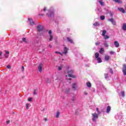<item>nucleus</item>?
Returning <instances> with one entry per match:
<instances>
[{
    "mask_svg": "<svg viewBox=\"0 0 126 126\" xmlns=\"http://www.w3.org/2000/svg\"><path fill=\"white\" fill-rule=\"evenodd\" d=\"M110 54L111 55H114V52H113V51H110Z\"/></svg>",
    "mask_w": 126,
    "mask_h": 126,
    "instance_id": "nucleus-44",
    "label": "nucleus"
},
{
    "mask_svg": "<svg viewBox=\"0 0 126 126\" xmlns=\"http://www.w3.org/2000/svg\"><path fill=\"white\" fill-rule=\"evenodd\" d=\"M29 21L30 22L31 25H34L35 23H34V21H33V20L30 18H29Z\"/></svg>",
    "mask_w": 126,
    "mask_h": 126,
    "instance_id": "nucleus-10",
    "label": "nucleus"
},
{
    "mask_svg": "<svg viewBox=\"0 0 126 126\" xmlns=\"http://www.w3.org/2000/svg\"><path fill=\"white\" fill-rule=\"evenodd\" d=\"M43 30V26H37V31H41Z\"/></svg>",
    "mask_w": 126,
    "mask_h": 126,
    "instance_id": "nucleus-11",
    "label": "nucleus"
},
{
    "mask_svg": "<svg viewBox=\"0 0 126 126\" xmlns=\"http://www.w3.org/2000/svg\"><path fill=\"white\" fill-rule=\"evenodd\" d=\"M72 89L74 91H75L76 90V83H74L72 84Z\"/></svg>",
    "mask_w": 126,
    "mask_h": 126,
    "instance_id": "nucleus-8",
    "label": "nucleus"
},
{
    "mask_svg": "<svg viewBox=\"0 0 126 126\" xmlns=\"http://www.w3.org/2000/svg\"><path fill=\"white\" fill-rule=\"evenodd\" d=\"M104 46H105V47H108V44L107 43H105L104 44Z\"/></svg>",
    "mask_w": 126,
    "mask_h": 126,
    "instance_id": "nucleus-41",
    "label": "nucleus"
},
{
    "mask_svg": "<svg viewBox=\"0 0 126 126\" xmlns=\"http://www.w3.org/2000/svg\"><path fill=\"white\" fill-rule=\"evenodd\" d=\"M122 29H123V30L126 31V24H123V27H122Z\"/></svg>",
    "mask_w": 126,
    "mask_h": 126,
    "instance_id": "nucleus-17",
    "label": "nucleus"
},
{
    "mask_svg": "<svg viewBox=\"0 0 126 126\" xmlns=\"http://www.w3.org/2000/svg\"><path fill=\"white\" fill-rule=\"evenodd\" d=\"M67 48L66 47H64V54H65V55H66V53H67Z\"/></svg>",
    "mask_w": 126,
    "mask_h": 126,
    "instance_id": "nucleus-19",
    "label": "nucleus"
},
{
    "mask_svg": "<svg viewBox=\"0 0 126 126\" xmlns=\"http://www.w3.org/2000/svg\"><path fill=\"white\" fill-rule=\"evenodd\" d=\"M99 22H95L94 24V26H99Z\"/></svg>",
    "mask_w": 126,
    "mask_h": 126,
    "instance_id": "nucleus-25",
    "label": "nucleus"
},
{
    "mask_svg": "<svg viewBox=\"0 0 126 126\" xmlns=\"http://www.w3.org/2000/svg\"><path fill=\"white\" fill-rule=\"evenodd\" d=\"M67 73H68V76H69V77H72L73 78H75V76L72 74V73H73V70H71L70 71H68Z\"/></svg>",
    "mask_w": 126,
    "mask_h": 126,
    "instance_id": "nucleus-2",
    "label": "nucleus"
},
{
    "mask_svg": "<svg viewBox=\"0 0 126 126\" xmlns=\"http://www.w3.org/2000/svg\"><path fill=\"white\" fill-rule=\"evenodd\" d=\"M96 59L98 63H102V60H101V58L98 57V58H96Z\"/></svg>",
    "mask_w": 126,
    "mask_h": 126,
    "instance_id": "nucleus-24",
    "label": "nucleus"
},
{
    "mask_svg": "<svg viewBox=\"0 0 126 126\" xmlns=\"http://www.w3.org/2000/svg\"><path fill=\"white\" fill-rule=\"evenodd\" d=\"M114 45L116 48H119V47L120 46V43H119V42L118 41H115Z\"/></svg>",
    "mask_w": 126,
    "mask_h": 126,
    "instance_id": "nucleus-9",
    "label": "nucleus"
},
{
    "mask_svg": "<svg viewBox=\"0 0 126 126\" xmlns=\"http://www.w3.org/2000/svg\"><path fill=\"white\" fill-rule=\"evenodd\" d=\"M22 71H24V66H22Z\"/></svg>",
    "mask_w": 126,
    "mask_h": 126,
    "instance_id": "nucleus-45",
    "label": "nucleus"
},
{
    "mask_svg": "<svg viewBox=\"0 0 126 126\" xmlns=\"http://www.w3.org/2000/svg\"><path fill=\"white\" fill-rule=\"evenodd\" d=\"M110 71L111 74H113V73H114L113 70H112V69H111V68H110Z\"/></svg>",
    "mask_w": 126,
    "mask_h": 126,
    "instance_id": "nucleus-35",
    "label": "nucleus"
},
{
    "mask_svg": "<svg viewBox=\"0 0 126 126\" xmlns=\"http://www.w3.org/2000/svg\"><path fill=\"white\" fill-rule=\"evenodd\" d=\"M67 40L68 41V42H70V43H72V39L70 38L67 37Z\"/></svg>",
    "mask_w": 126,
    "mask_h": 126,
    "instance_id": "nucleus-22",
    "label": "nucleus"
},
{
    "mask_svg": "<svg viewBox=\"0 0 126 126\" xmlns=\"http://www.w3.org/2000/svg\"><path fill=\"white\" fill-rule=\"evenodd\" d=\"M30 104H29V103H27L26 104V107H27V110H28L29 109V106H30Z\"/></svg>",
    "mask_w": 126,
    "mask_h": 126,
    "instance_id": "nucleus-32",
    "label": "nucleus"
},
{
    "mask_svg": "<svg viewBox=\"0 0 126 126\" xmlns=\"http://www.w3.org/2000/svg\"><path fill=\"white\" fill-rule=\"evenodd\" d=\"M46 10H47V8L44 7L43 9V11H46Z\"/></svg>",
    "mask_w": 126,
    "mask_h": 126,
    "instance_id": "nucleus-47",
    "label": "nucleus"
},
{
    "mask_svg": "<svg viewBox=\"0 0 126 126\" xmlns=\"http://www.w3.org/2000/svg\"><path fill=\"white\" fill-rule=\"evenodd\" d=\"M100 19H101V20H104V19H105V16H103V15L101 16Z\"/></svg>",
    "mask_w": 126,
    "mask_h": 126,
    "instance_id": "nucleus-29",
    "label": "nucleus"
},
{
    "mask_svg": "<svg viewBox=\"0 0 126 126\" xmlns=\"http://www.w3.org/2000/svg\"><path fill=\"white\" fill-rule=\"evenodd\" d=\"M96 110L98 115H100L101 114V111H99V108H96Z\"/></svg>",
    "mask_w": 126,
    "mask_h": 126,
    "instance_id": "nucleus-20",
    "label": "nucleus"
},
{
    "mask_svg": "<svg viewBox=\"0 0 126 126\" xmlns=\"http://www.w3.org/2000/svg\"><path fill=\"white\" fill-rule=\"evenodd\" d=\"M60 114L61 113H60V111H57V112L56 114V116H55L56 118H59V117H60Z\"/></svg>",
    "mask_w": 126,
    "mask_h": 126,
    "instance_id": "nucleus-15",
    "label": "nucleus"
},
{
    "mask_svg": "<svg viewBox=\"0 0 126 126\" xmlns=\"http://www.w3.org/2000/svg\"><path fill=\"white\" fill-rule=\"evenodd\" d=\"M103 36L104 37V39H109V36L108 35H105Z\"/></svg>",
    "mask_w": 126,
    "mask_h": 126,
    "instance_id": "nucleus-34",
    "label": "nucleus"
},
{
    "mask_svg": "<svg viewBox=\"0 0 126 126\" xmlns=\"http://www.w3.org/2000/svg\"><path fill=\"white\" fill-rule=\"evenodd\" d=\"M44 121H45V122H48V119L44 118Z\"/></svg>",
    "mask_w": 126,
    "mask_h": 126,
    "instance_id": "nucleus-46",
    "label": "nucleus"
},
{
    "mask_svg": "<svg viewBox=\"0 0 126 126\" xmlns=\"http://www.w3.org/2000/svg\"><path fill=\"white\" fill-rule=\"evenodd\" d=\"M49 47L52 48V45L51 44L49 45Z\"/></svg>",
    "mask_w": 126,
    "mask_h": 126,
    "instance_id": "nucleus-50",
    "label": "nucleus"
},
{
    "mask_svg": "<svg viewBox=\"0 0 126 126\" xmlns=\"http://www.w3.org/2000/svg\"><path fill=\"white\" fill-rule=\"evenodd\" d=\"M92 115L93 116V119H92L93 122H96V120H97V119H98L99 114H98L96 113H94L92 114Z\"/></svg>",
    "mask_w": 126,
    "mask_h": 126,
    "instance_id": "nucleus-1",
    "label": "nucleus"
},
{
    "mask_svg": "<svg viewBox=\"0 0 126 126\" xmlns=\"http://www.w3.org/2000/svg\"><path fill=\"white\" fill-rule=\"evenodd\" d=\"M5 58H8V56L9 55V52L7 51H5Z\"/></svg>",
    "mask_w": 126,
    "mask_h": 126,
    "instance_id": "nucleus-14",
    "label": "nucleus"
},
{
    "mask_svg": "<svg viewBox=\"0 0 126 126\" xmlns=\"http://www.w3.org/2000/svg\"><path fill=\"white\" fill-rule=\"evenodd\" d=\"M123 72L124 75H126V64H123Z\"/></svg>",
    "mask_w": 126,
    "mask_h": 126,
    "instance_id": "nucleus-4",
    "label": "nucleus"
},
{
    "mask_svg": "<svg viewBox=\"0 0 126 126\" xmlns=\"http://www.w3.org/2000/svg\"><path fill=\"white\" fill-rule=\"evenodd\" d=\"M38 70L39 72H42L43 71V64L40 63L38 67Z\"/></svg>",
    "mask_w": 126,
    "mask_h": 126,
    "instance_id": "nucleus-3",
    "label": "nucleus"
},
{
    "mask_svg": "<svg viewBox=\"0 0 126 126\" xmlns=\"http://www.w3.org/2000/svg\"><path fill=\"white\" fill-rule=\"evenodd\" d=\"M2 54V52H0V56H1V54Z\"/></svg>",
    "mask_w": 126,
    "mask_h": 126,
    "instance_id": "nucleus-51",
    "label": "nucleus"
},
{
    "mask_svg": "<svg viewBox=\"0 0 126 126\" xmlns=\"http://www.w3.org/2000/svg\"><path fill=\"white\" fill-rule=\"evenodd\" d=\"M74 98H73L72 99V100L73 101V102L74 101Z\"/></svg>",
    "mask_w": 126,
    "mask_h": 126,
    "instance_id": "nucleus-52",
    "label": "nucleus"
},
{
    "mask_svg": "<svg viewBox=\"0 0 126 126\" xmlns=\"http://www.w3.org/2000/svg\"><path fill=\"white\" fill-rule=\"evenodd\" d=\"M104 76H105V78H108V74H105Z\"/></svg>",
    "mask_w": 126,
    "mask_h": 126,
    "instance_id": "nucleus-39",
    "label": "nucleus"
},
{
    "mask_svg": "<svg viewBox=\"0 0 126 126\" xmlns=\"http://www.w3.org/2000/svg\"><path fill=\"white\" fill-rule=\"evenodd\" d=\"M114 1H115V2H117V3H122V0H113Z\"/></svg>",
    "mask_w": 126,
    "mask_h": 126,
    "instance_id": "nucleus-18",
    "label": "nucleus"
},
{
    "mask_svg": "<svg viewBox=\"0 0 126 126\" xmlns=\"http://www.w3.org/2000/svg\"><path fill=\"white\" fill-rule=\"evenodd\" d=\"M121 95H122V97H125V92L122 91L121 92Z\"/></svg>",
    "mask_w": 126,
    "mask_h": 126,
    "instance_id": "nucleus-28",
    "label": "nucleus"
},
{
    "mask_svg": "<svg viewBox=\"0 0 126 126\" xmlns=\"http://www.w3.org/2000/svg\"><path fill=\"white\" fill-rule=\"evenodd\" d=\"M125 9L126 10V5H125Z\"/></svg>",
    "mask_w": 126,
    "mask_h": 126,
    "instance_id": "nucleus-53",
    "label": "nucleus"
},
{
    "mask_svg": "<svg viewBox=\"0 0 126 126\" xmlns=\"http://www.w3.org/2000/svg\"><path fill=\"white\" fill-rule=\"evenodd\" d=\"M56 54H60V55H61V56H63V54H62L60 52H55Z\"/></svg>",
    "mask_w": 126,
    "mask_h": 126,
    "instance_id": "nucleus-42",
    "label": "nucleus"
},
{
    "mask_svg": "<svg viewBox=\"0 0 126 126\" xmlns=\"http://www.w3.org/2000/svg\"><path fill=\"white\" fill-rule=\"evenodd\" d=\"M84 94H85V95H87V94H88V93H87V92H85Z\"/></svg>",
    "mask_w": 126,
    "mask_h": 126,
    "instance_id": "nucleus-49",
    "label": "nucleus"
},
{
    "mask_svg": "<svg viewBox=\"0 0 126 126\" xmlns=\"http://www.w3.org/2000/svg\"><path fill=\"white\" fill-rule=\"evenodd\" d=\"M62 66L58 67V70H62Z\"/></svg>",
    "mask_w": 126,
    "mask_h": 126,
    "instance_id": "nucleus-38",
    "label": "nucleus"
},
{
    "mask_svg": "<svg viewBox=\"0 0 126 126\" xmlns=\"http://www.w3.org/2000/svg\"><path fill=\"white\" fill-rule=\"evenodd\" d=\"M108 20L109 21H110L111 22H112L113 25H116V22L115 21V20H114V19L113 18L110 19Z\"/></svg>",
    "mask_w": 126,
    "mask_h": 126,
    "instance_id": "nucleus-7",
    "label": "nucleus"
},
{
    "mask_svg": "<svg viewBox=\"0 0 126 126\" xmlns=\"http://www.w3.org/2000/svg\"><path fill=\"white\" fill-rule=\"evenodd\" d=\"M87 86L89 88H90V87H91V83H90V82H89L87 83Z\"/></svg>",
    "mask_w": 126,
    "mask_h": 126,
    "instance_id": "nucleus-21",
    "label": "nucleus"
},
{
    "mask_svg": "<svg viewBox=\"0 0 126 126\" xmlns=\"http://www.w3.org/2000/svg\"><path fill=\"white\" fill-rule=\"evenodd\" d=\"M95 45H96V46H98V45H100V43H99V42H96V43H95Z\"/></svg>",
    "mask_w": 126,
    "mask_h": 126,
    "instance_id": "nucleus-43",
    "label": "nucleus"
},
{
    "mask_svg": "<svg viewBox=\"0 0 126 126\" xmlns=\"http://www.w3.org/2000/svg\"><path fill=\"white\" fill-rule=\"evenodd\" d=\"M110 56H109V55H105V60L106 62H108V61H109V60H110Z\"/></svg>",
    "mask_w": 126,
    "mask_h": 126,
    "instance_id": "nucleus-12",
    "label": "nucleus"
},
{
    "mask_svg": "<svg viewBox=\"0 0 126 126\" xmlns=\"http://www.w3.org/2000/svg\"><path fill=\"white\" fill-rule=\"evenodd\" d=\"M98 2H99V3H100V4H101V5H104V2H103V1L99 0V1H98Z\"/></svg>",
    "mask_w": 126,
    "mask_h": 126,
    "instance_id": "nucleus-27",
    "label": "nucleus"
},
{
    "mask_svg": "<svg viewBox=\"0 0 126 126\" xmlns=\"http://www.w3.org/2000/svg\"><path fill=\"white\" fill-rule=\"evenodd\" d=\"M23 42H25V43H26V38L25 37L23 38Z\"/></svg>",
    "mask_w": 126,
    "mask_h": 126,
    "instance_id": "nucleus-33",
    "label": "nucleus"
},
{
    "mask_svg": "<svg viewBox=\"0 0 126 126\" xmlns=\"http://www.w3.org/2000/svg\"><path fill=\"white\" fill-rule=\"evenodd\" d=\"M99 54H102L104 53V48H100V50L99 51Z\"/></svg>",
    "mask_w": 126,
    "mask_h": 126,
    "instance_id": "nucleus-16",
    "label": "nucleus"
},
{
    "mask_svg": "<svg viewBox=\"0 0 126 126\" xmlns=\"http://www.w3.org/2000/svg\"><path fill=\"white\" fill-rule=\"evenodd\" d=\"M33 95H37V90H34Z\"/></svg>",
    "mask_w": 126,
    "mask_h": 126,
    "instance_id": "nucleus-31",
    "label": "nucleus"
},
{
    "mask_svg": "<svg viewBox=\"0 0 126 126\" xmlns=\"http://www.w3.org/2000/svg\"><path fill=\"white\" fill-rule=\"evenodd\" d=\"M32 97H30L28 99V101H29V102H31V101H32Z\"/></svg>",
    "mask_w": 126,
    "mask_h": 126,
    "instance_id": "nucleus-40",
    "label": "nucleus"
},
{
    "mask_svg": "<svg viewBox=\"0 0 126 126\" xmlns=\"http://www.w3.org/2000/svg\"><path fill=\"white\" fill-rule=\"evenodd\" d=\"M95 59H97L98 58H99V53L96 52L95 54Z\"/></svg>",
    "mask_w": 126,
    "mask_h": 126,
    "instance_id": "nucleus-23",
    "label": "nucleus"
},
{
    "mask_svg": "<svg viewBox=\"0 0 126 126\" xmlns=\"http://www.w3.org/2000/svg\"><path fill=\"white\" fill-rule=\"evenodd\" d=\"M119 11H121V12H123V13H125L126 11H125V9L123 8H118Z\"/></svg>",
    "mask_w": 126,
    "mask_h": 126,
    "instance_id": "nucleus-13",
    "label": "nucleus"
},
{
    "mask_svg": "<svg viewBox=\"0 0 126 126\" xmlns=\"http://www.w3.org/2000/svg\"><path fill=\"white\" fill-rule=\"evenodd\" d=\"M49 34L50 35V38H49V41H51L53 40V35H52V31H49Z\"/></svg>",
    "mask_w": 126,
    "mask_h": 126,
    "instance_id": "nucleus-6",
    "label": "nucleus"
},
{
    "mask_svg": "<svg viewBox=\"0 0 126 126\" xmlns=\"http://www.w3.org/2000/svg\"><path fill=\"white\" fill-rule=\"evenodd\" d=\"M111 109V108L110 105H108L106 108V113H107V114H109V113H110Z\"/></svg>",
    "mask_w": 126,
    "mask_h": 126,
    "instance_id": "nucleus-5",
    "label": "nucleus"
},
{
    "mask_svg": "<svg viewBox=\"0 0 126 126\" xmlns=\"http://www.w3.org/2000/svg\"><path fill=\"white\" fill-rule=\"evenodd\" d=\"M7 68L10 69L11 68V66H10V65H7Z\"/></svg>",
    "mask_w": 126,
    "mask_h": 126,
    "instance_id": "nucleus-37",
    "label": "nucleus"
},
{
    "mask_svg": "<svg viewBox=\"0 0 126 126\" xmlns=\"http://www.w3.org/2000/svg\"><path fill=\"white\" fill-rule=\"evenodd\" d=\"M10 123V121L8 120L7 121V125H8V124H9Z\"/></svg>",
    "mask_w": 126,
    "mask_h": 126,
    "instance_id": "nucleus-48",
    "label": "nucleus"
},
{
    "mask_svg": "<svg viewBox=\"0 0 126 126\" xmlns=\"http://www.w3.org/2000/svg\"><path fill=\"white\" fill-rule=\"evenodd\" d=\"M106 33H107V32L106 31H102V36H105V34H106Z\"/></svg>",
    "mask_w": 126,
    "mask_h": 126,
    "instance_id": "nucleus-30",
    "label": "nucleus"
},
{
    "mask_svg": "<svg viewBox=\"0 0 126 126\" xmlns=\"http://www.w3.org/2000/svg\"><path fill=\"white\" fill-rule=\"evenodd\" d=\"M47 15H48V17H51V15H54V12H51L50 15H49V14H47Z\"/></svg>",
    "mask_w": 126,
    "mask_h": 126,
    "instance_id": "nucleus-26",
    "label": "nucleus"
},
{
    "mask_svg": "<svg viewBox=\"0 0 126 126\" xmlns=\"http://www.w3.org/2000/svg\"><path fill=\"white\" fill-rule=\"evenodd\" d=\"M46 82H47V83H50V82H51V80L50 79H47L46 80Z\"/></svg>",
    "mask_w": 126,
    "mask_h": 126,
    "instance_id": "nucleus-36",
    "label": "nucleus"
}]
</instances>
